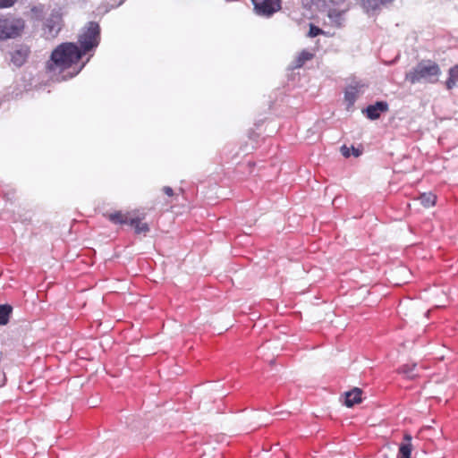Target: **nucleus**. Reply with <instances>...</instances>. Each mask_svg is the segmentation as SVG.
<instances>
[{
    "instance_id": "obj_17",
    "label": "nucleus",
    "mask_w": 458,
    "mask_h": 458,
    "mask_svg": "<svg viewBox=\"0 0 458 458\" xmlns=\"http://www.w3.org/2000/svg\"><path fill=\"white\" fill-rule=\"evenodd\" d=\"M399 373L404 375L407 378L412 379L418 376L417 365L415 363L403 365L399 369Z\"/></svg>"
},
{
    "instance_id": "obj_18",
    "label": "nucleus",
    "mask_w": 458,
    "mask_h": 458,
    "mask_svg": "<svg viewBox=\"0 0 458 458\" xmlns=\"http://www.w3.org/2000/svg\"><path fill=\"white\" fill-rule=\"evenodd\" d=\"M13 311L12 306L8 304L0 305V325L4 326L9 322L10 315Z\"/></svg>"
},
{
    "instance_id": "obj_9",
    "label": "nucleus",
    "mask_w": 458,
    "mask_h": 458,
    "mask_svg": "<svg viewBox=\"0 0 458 458\" xmlns=\"http://www.w3.org/2000/svg\"><path fill=\"white\" fill-rule=\"evenodd\" d=\"M388 110V104L385 101H377L374 105H369L366 109L365 113L369 119L376 120L379 118L380 114Z\"/></svg>"
},
{
    "instance_id": "obj_8",
    "label": "nucleus",
    "mask_w": 458,
    "mask_h": 458,
    "mask_svg": "<svg viewBox=\"0 0 458 458\" xmlns=\"http://www.w3.org/2000/svg\"><path fill=\"white\" fill-rule=\"evenodd\" d=\"M62 28V18L57 14L48 17L44 24V34L47 38H55Z\"/></svg>"
},
{
    "instance_id": "obj_13",
    "label": "nucleus",
    "mask_w": 458,
    "mask_h": 458,
    "mask_svg": "<svg viewBox=\"0 0 458 458\" xmlns=\"http://www.w3.org/2000/svg\"><path fill=\"white\" fill-rule=\"evenodd\" d=\"M411 436L405 434L403 442L399 446L398 458H411Z\"/></svg>"
},
{
    "instance_id": "obj_1",
    "label": "nucleus",
    "mask_w": 458,
    "mask_h": 458,
    "mask_svg": "<svg viewBox=\"0 0 458 458\" xmlns=\"http://www.w3.org/2000/svg\"><path fill=\"white\" fill-rule=\"evenodd\" d=\"M83 55L75 43H62L52 52L47 68L53 73L62 74L61 79L56 78V81L71 79L77 75L89 62V58L78 67V63Z\"/></svg>"
},
{
    "instance_id": "obj_15",
    "label": "nucleus",
    "mask_w": 458,
    "mask_h": 458,
    "mask_svg": "<svg viewBox=\"0 0 458 458\" xmlns=\"http://www.w3.org/2000/svg\"><path fill=\"white\" fill-rule=\"evenodd\" d=\"M445 87L449 90L458 87V65H454L449 69Z\"/></svg>"
},
{
    "instance_id": "obj_3",
    "label": "nucleus",
    "mask_w": 458,
    "mask_h": 458,
    "mask_svg": "<svg viewBox=\"0 0 458 458\" xmlns=\"http://www.w3.org/2000/svg\"><path fill=\"white\" fill-rule=\"evenodd\" d=\"M108 220L114 225H130L134 228V232L137 234L144 233L149 232V226L147 223H143L144 215L134 212L131 213H123L121 211L111 213L106 215Z\"/></svg>"
},
{
    "instance_id": "obj_11",
    "label": "nucleus",
    "mask_w": 458,
    "mask_h": 458,
    "mask_svg": "<svg viewBox=\"0 0 458 458\" xmlns=\"http://www.w3.org/2000/svg\"><path fill=\"white\" fill-rule=\"evenodd\" d=\"M28 55L29 49L26 47H21L12 53L11 61L15 66L20 67L26 62Z\"/></svg>"
},
{
    "instance_id": "obj_22",
    "label": "nucleus",
    "mask_w": 458,
    "mask_h": 458,
    "mask_svg": "<svg viewBox=\"0 0 458 458\" xmlns=\"http://www.w3.org/2000/svg\"><path fill=\"white\" fill-rule=\"evenodd\" d=\"M17 0H0V8H8L13 6Z\"/></svg>"
},
{
    "instance_id": "obj_12",
    "label": "nucleus",
    "mask_w": 458,
    "mask_h": 458,
    "mask_svg": "<svg viewBox=\"0 0 458 458\" xmlns=\"http://www.w3.org/2000/svg\"><path fill=\"white\" fill-rule=\"evenodd\" d=\"M361 390L358 387L345 393L344 404L347 407H352L354 404L361 402Z\"/></svg>"
},
{
    "instance_id": "obj_21",
    "label": "nucleus",
    "mask_w": 458,
    "mask_h": 458,
    "mask_svg": "<svg viewBox=\"0 0 458 458\" xmlns=\"http://www.w3.org/2000/svg\"><path fill=\"white\" fill-rule=\"evenodd\" d=\"M322 33H323V30L320 28H318V27H317V26H315L313 24H310V30H309V32H308V36L310 38L317 37V36H318V35H320Z\"/></svg>"
},
{
    "instance_id": "obj_16",
    "label": "nucleus",
    "mask_w": 458,
    "mask_h": 458,
    "mask_svg": "<svg viewBox=\"0 0 458 458\" xmlns=\"http://www.w3.org/2000/svg\"><path fill=\"white\" fill-rule=\"evenodd\" d=\"M359 92L360 90L358 85H350L346 88L344 92V98L349 103V105H353V103L356 101Z\"/></svg>"
},
{
    "instance_id": "obj_2",
    "label": "nucleus",
    "mask_w": 458,
    "mask_h": 458,
    "mask_svg": "<svg viewBox=\"0 0 458 458\" xmlns=\"http://www.w3.org/2000/svg\"><path fill=\"white\" fill-rule=\"evenodd\" d=\"M441 74L439 65L431 61L426 60L417 64L406 75L405 80L411 84L436 83Z\"/></svg>"
},
{
    "instance_id": "obj_14",
    "label": "nucleus",
    "mask_w": 458,
    "mask_h": 458,
    "mask_svg": "<svg viewBox=\"0 0 458 458\" xmlns=\"http://www.w3.org/2000/svg\"><path fill=\"white\" fill-rule=\"evenodd\" d=\"M314 57V54L308 50H302L293 63V68L298 69L304 65V64Z\"/></svg>"
},
{
    "instance_id": "obj_23",
    "label": "nucleus",
    "mask_w": 458,
    "mask_h": 458,
    "mask_svg": "<svg viewBox=\"0 0 458 458\" xmlns=\"http://www.w3.org/2000/svg\"><path fill=\"white\" fill-rule=\"evenodd\" d=\"M163 191L167 196H173L174 194L173 189L169 186H165Z\"/></svg>"
},
{
    "instance_id": "obj_19",
    "label": "nucleus",
    "mask_w": 458,
    "mask_h": 458,
    "mask_svg": "<svg viewBox=\"0 0 458 458\" xmlns=\"http://www.w3.org/2000/svg\"><path fill=\"white\" fill-rule=\"evenodd\" d=\"M419 199L425 208H430L435 205L437 197L431 192H424L420 195Z\"/></svg>"
},
{
    "instance_id": "obj_7",
    "label": "nucleus",
    "mask_w": 458,
    "mask_h": 458,
    "mask_svg": "<svg viewBox=\"0 0 458 458\" xmlns=\"http://www.w3.org/2000/svg\"><path fill=\"white\" fill-rule=\"evenodd\" d=\"M340 4L337 6L330 7L327 10L328 23L332 27L342 28L345 25L346 13L349 10L344 0H339Z\"/></svg>"
},
{
    "instance_id": "obj_4",
    "label": "nucleus",
    "mask_w": 458,
    "mask_h": 458,
    "mask_svg": "<svg viewBox=\"0 0 458 458\" xmlns=\"http://www.w3.org/2000/svg\"><path fill=\"white\" fill-rule=\"evenodd\" d=\"M79 49L86 55L95 50L100 43V27L96 21H89L81 30L78 38Z\"/></svg>"
},
{
    "instance_id": "obj_10",
    "label": "nucleus",
    "mask_w": 458,
    "mask_h": 458,
    "mask_svg": "<svg viewBox=\"0 0 458 458\" xmlns=\"http://www.w3.org/2000/svg\"><path fill=\"white\" fill-rule=\"evenodd\" d=\"M394 0H362V7L369 14H374L380 8Z\"/></svg>"
},
{
    "instance_id": "obj_5",
    "label": "nucleus",
    "mask_w": 458,
    "mask_h": 458,
    "mask_svg": "<svg viewBox=\"0 0 458 458\" xmlns=\"http://www.w3.org/2000/svg\"><path fill=\"white\" fill-rule=\"evenodd\" d=\"M25 26L21 18L12 15L0 18V40L13 38L21 35Z\"/></svg>"
},
{
    "instance_id": "obj_6",
    "label": "nucleus",
    "mask_w": 458,
    "mask_h": 458,
    "mask_svg": "<svg viewBox=\"0 0 458 458\" xmlns=\"http://www.w3.org/2000/svg\"><path fill=\"white\" fill-rule=\"evenodd\" d=\"M257 15L270 18L281 9V0H252Z\"/></svg>"
},
{
    "instance_id": "obj_20",
    "label": "nucleus",
    "mask_w": 458,
    "mask_h": 458,
    "mask_svg": "<svg viewBox=\"0 0 458 458\" xmlns=\"http://www.w3.org/2000/svg\"><path fill=\"white\" fill-rule=\"evenodd\" d=\"M341 153L344 157H349L351 155L354 157H359L360 155V151L354 147L351 148L346 147L345 145L341 148Z\"/></svg>"
}]
</instances>
